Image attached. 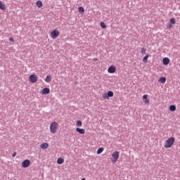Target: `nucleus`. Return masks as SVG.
I'll return each mask as SVG.
<instances>
[{"mask_svg":"<svg viewBox=\"0 0 180 180\" xmlns=\"http://www.w3.org/2000/svg\"><path fill=\"white\" fill-rule=\"evenodd\" d=\"M175 142V138L174 137H171L169 139H167L165 142V148H171V146H173V144Z\"/></svg>","mask_w":180,"mask_h":180,"instance_id":"nucleus-1","label":"nucleus"},{"mask_svg":"<svg viewBox=\"0 0 180 180\" xmlns=\"http://www.w3.org/2000/svg\"><path fill=\"white\" fill-rule=\"evenodd\" d=\"M58 127V124L56 122H53L50 124V132L51 134H55L57 131V129Z\"/></svg>","mask_w":180,"mask_h":180,"instance_id":"nucleus-2","label":"nucleus"},{"mask_svg":"<svg viewBox=\"0 0 180 180\" xmlns=\"http://www.w3.org/2000/svg\"><path fill=\"white\" fill-rule=\"evenodd\" d=\"M112 157L113 158L112 163L115 164L120 157V153L118 151H115L112 153Z\"/></svg>","mask_w":180,"mask_h":180,"instance_id":"nucleus-3","label":"nucleus"},{"mask_svg":"<svg viewBox=\"0 0 180 180\" xmlns=\"http://www.w3.org/2000/svg\"><path fill=\"white\" fill-rule=\"evenodd\" d=\"M113 92L112 91H108L107 94H103V98L105 99H108L110 98L113 97Z\"/></svg>","mask_w":180,"mask_h":180,"instance_id":"nucleus-4","label":"nucleus"},{"mask_svg":"<svg viewBox=\"0 0 180 180\" xmlns=\"http://www.w3.org/2000/svg\"><path fill=\"white\" fill-rule=\"evenodd\" d=\"M60 35V32L56 30H54L52 32H51V37H52V39H57V37Z\"/></svg>","mask_w":180,"mask_h":180,"instance_id":"nucleus-5","label":"nucleus"},{"mask_svg":"<svg viewBox=\"0 0 180 180\" xmlns=\"http://www.w3.org/2000/svg\"><path fill=\"white\" fill-rule=\"evenodd\" d=\"M29 78H30V82L32 84H34L37 82V77L36 75H31Z\"/></svg>","mask_w":180,"mask_h":180,"instance_id":"nucleus-6","label":"nucleus"},{"mask_svg":"<svg viewBox=\"0 0 180 180\" xmlns=\"http://www.w3.org/2000/svg\"><path fill=\"white\" fill-rule=\"evenodd\" d=\"M30 161L29 160H25L22 162V167L24 168H27L30 166Z\"/></svg>","mask_w":180,"mask_h":180,"instance_id":"nucleus-7","label":"nucleus"},{"mask_svg":"<svg viewBox=\"0 0 180 180\" xmlns=\"http://www.w3.org/2000/svg\"><path fill=\"white\" fill-rule=\"evenodd\" d=\"M116 72L115 66L111 65L110 68H108V72L110 74H113Z\"/></svg>","mask_w":180,"mask_h":180,"instance_id":"nucleus-8","label":"nucleus"},{"mask_svg":"<svg viewBox=\"0 0 180 180\" xmlns=\"http://www.w3.org/2000/svg\"><path fill=\"white\" fill-rule=\"evenodd\" d=\"M50 94V89L49 88H44L41 91V94L42 95H48Z\"/></svg>","mask_w":180,"mask_h":180,"instance_id":"nucleus-9","label":"nucleus"},{"mask_svg":"<svg viewBox=\"0 0 180 180\" xmlns=\"http://www.w3.org/2000/svg\"><path fill=\"white\" fill-rule=\"evenodd\" d=\"M162 63L164 65H168L169 63V59L167 57H165L162 60Z\"/></svg>","mask_w":180,"mask_h":180,"instance_id":"nucleus-10","label":"nucleus"},{"mask_svg":"<svg viewBox=\"0 0 180 180\" xmlns=\"http://www.w3.org/2000/svg\"><path fill=\"white\" fill-rule=\"evenodd\" d=\"M40 147H41V148L42 150H46V149L49 148V144L47 143H42V144L40 146Z\"/></svg>","mask_w":180,"mask_h":180,"instance_id":"nucleus-11","label":"nucleus"},{"mask_svg":"<svg viewBox=\"0 0 180 180\" xmlns=\"http://www.w3.org/2000/svg\"><path fill=\"white\" fill-rule=\"evenodd\" d=\"M76 131H77L79 134L82 135L85 134V129L81 128H76Z\"/></svg>","mask_w":180,"mask_h":180,"instance_id":"nucleus-12","label":"nucleus"},{"mask_svg":"<svg viewBox=\"0 0 180 180\" xmlns=\"http://www.w3.org/2000/svg\"><path fill=\"white\" fill-rule=\"evenodd\" d=\"M64 162V160L62 158H58L57 159V164L62 165Z\"/></svg>","mask_w":180,"mask_h":180,"instance_id":"nucleus-13","label":"nucleus"},{"mask_svg":"<svg viewBox=\"0 0 180 180\" xmlns=\"http://www.w3.org/2000/svg\"><path fill=\"white\" fill-rule=\"evenodd\" d=\"M176 110V108L174 105H172L169 106V110L171 112H174Z\"/></svg>","mask_w":180,"mask_h":180,"instance_id":"nucleus-14","label":"nucleus"},{"mask_svg":"<svg viewBox=\"0 0 180 180\" xmlns=\"http://www.w3.org/2000/svg\"><path fill=\"white\" fill-rule=\"evenodd\" d=\"M36 5L37 6L38 8H41L43 6V3L41 1H37Z\"/></svg>","mask_w":180,"mask_h":180,"instance_id":"nucleus-15","label":"nucleus"},{"mask_svg":"<svg viewBox=\"0 0 180 180\" xmlns=\"http://www.w3.org/2000/svg\"><path fill=\"white\" fill-rule=\"evenodd\" d=\"M159 82H160V83H161V84H165V82H166V78H165V77H161V78L159 79Z\"/></svg>","mask_w":180,"mask_h":180,"instance_id":"nucleus-16","label":"nucleus"},{"mask_svg":"<svg viewBox=\"0 0 180 180\" xmlns=\"http://www.w3.org/2000/svg\"><path fill=\"white\" fill-rule=\"evenodd\" d=\"M0 9L3 11L6 9L4 4L2 3L1 1H0Z\"/></svg>","mask_w":180,"mask_h":180,"instance_id":"nucleus-17","label":"nucleus"},{"mask_svg":"<svg viewBox=\"0 0 180 180\" xmlns=\"http://www.w3.org/2000/svg\"><path fill=\"white\" fill-rule=\"evenodd\" d=\"M100 26H101V27H102L103 29H106V28H107L106 24L104 23L103 22H100Z\"/></svg>","mask_w":180,"mask_h":180,"instance_id":"nucleus-18","label":"nucleus"},{"mask_svg":"<svg viewBox=\"0 0 180 180\" xmlns=\"http://www.w3.org/2000/svg\"><path fill=\"white\" fill-rule=\"evenodd\" d=\"M76 126H77L78 127H82V121L78 120L77 122H76Z\"/></svg>","mask_w":180,"mask_h":180,"instance_id":"nucleus-19","label":"nucleus"},{"mask_svg":"<svg viewBox=\"0 0 180 180\" xmlns=\"http://www.w3.org/2000/svg\"><path fill=\"white\" fill-rule=\"evenodd\" d=\"M104 150L103 147H100L98 150H97V154L99 155L101 153H102V152Z\"/></svg>","mask_w":180,"mask_h":180,"instance_id":"nucleus-20","label":"nucleus"},{"mask_svg":"<svg viewBox=\"0 0 180 180\" xmlns=\"http://www.w3.org/2000/svg\"><path fill=\"white\" fill-rule=\"evenodd\" d=\"M51 81V77L47 76L46 78V79H45V82H46V83H50Z\"/></svg>","mask_w":180,"mask_h":180,"instance_id":"nucleus-21","label":"nucleus"},{"mask_svg":"<svg viewBox=\"0 0 180 180\" xmlns=\"http://www.w3.org/2000/svg\"><path fill=\"white\" fill-rule=\"evenodd\" d=\"M84 12V8L82 6L79 7V13H83Z\"/></svg>","mask_w":180,"mask_h":180,"instance_id":"nucleus-22","label":"nucleus"},{"mask_svg":"<svg viewBox=\"0 0 180 180\" xmlns=\"http://www.w3.org/2000/svg\"><path fill=\"white\" fill-rule=\"evenodd\" d=\"M148 58H149V56H148V55L144 56V58H143V61L144 63H148Z\"/></svg>","mask_w":180,"mask_h":180,"instance_id":"nucleus-23","label":"nucleus"},{"mask_svg":"<svg viewBox=\"0 0 180 180\" xmlns=\"http://www.w3.org/2000/svg\"><path fill=\"white\" fill-rule=\"evenodd\" d=\"M170 22L173 25L176 23L175 18H170Z\"/></svg>","mask_w":180,"mask_h":180,"instance_id":"nucleus-24","label":"nucleus"},{"mask_svg":"<svg viewBox=\"0 0 180 180\" xmlns=\"http://www.w3.org/2000/svg\"><path fill=\"white\" fill-rule=\"evenodd\" d=\"M146 51H147V49H145L144 48L141 49V53L142 54H145Z\"/></svg>","mask_w":180,"mask_h":180,"instance_id":"nucleus-25","label":"nucleus"},{"mask_svg":"<svg viewBox=\"0 0 180 180\" xmlns=\"http://www.w3.org/2000/svg\"><path fill=\"white\" fill-rule=\"evenodd\" d=\"M143 100H146L148 99V95L147 94H144L143 96Z\"/></svg>","mask_w":180,"mask_h":180,"instance_id":"nucleus-26","label":"nucleus"},{"mask_svg":"<svg viewBox=\"0 0 180 180\" xmlns=\"http://www.w3.org/2000/svg\"><path fill=\"white\" fill-rule=\"evenodd\" d=\"M8 40L9 41H11V42L14 41V39L12 37H10Z\"/></svg>","mask_w":180,"mask_h":180,"instance_id":"nucleus-27","label":"nucleus"},{"mask_svg":"<svg viewBox=\"0 0 180 180\" xmlns=\"http://www.w3.org/2000/svg\"><path fill=\"white\" fill-rule=\"evenodd\" d=\"M17 155V153L16 152H14L13 153V157H15Z\"/></svg>","mask_w":180,"mask_h":180,"instance_id":"nucleus-28","label":"nucleus"},{"mask_svg":"<svg viewBox=\"0 0 180 180\" xmlns=\"http://www.w3.org/2000/svg\"><path fill=\"white\" fill-rule=\"evenodd\" d=\"M98 59L96 58H94V60H93V61H94V62L98 61Z\"/></svg>","mask_w":180,"mask_h":180,"instance_id":"nucleus-29","label":"nucleus"},{"mask_svg":"<svg viewBox=\"0 0 180 180\" xmlns=\"http://www.w3.org/2000/svg\"><path fill=\"white\" fill-rule=\"evenodd\" d=\"M145 103H149V100H148V98L146 99Z\"/></svg>","mask_w":180,"mask_h":180,"instance_id":"nucleus-30","label":"nucleus"},{"mask_svg":"<svg viewBox=\"0 0 180 180\" xmlns=\"http://www.w3.org/2000/svg\"><path fill=\"white\" fill-rule=\"evenodd\" d=\"M168 27H169V29H171V28L173 27V25H169Z\"/></svg>","mask_w":180,"mask_h":180,"instance_id":"nucleus-31","label":"nucleus"},{"mask_svg":"<svg viewBox=\"0 0 180 180\" xmlns=\"http://www.w3.org/2000/svg\"><path fill=\"white\" fill-rule=\"evenodd\" d=\"M81 180H86V178H85V177H83V178H82Z\"/></svg>","mask_w":180,"mask_h":180,"instance_id":"nucleus-32","label":"nucleus"},{"mask_svg":"<svg viewBox=\"0 0 180 180\" xmlns=\"http://www.w3.org/2000/svg\"><path fill=\"white\" fill-rule=\"evenodd\" d=\"M13 180H16L15 179H14Z\"/></svg>","mask_w":180,"mask_h":180,"instance_id":"nucleus-33","label":"nucleus"}]
</instances>
